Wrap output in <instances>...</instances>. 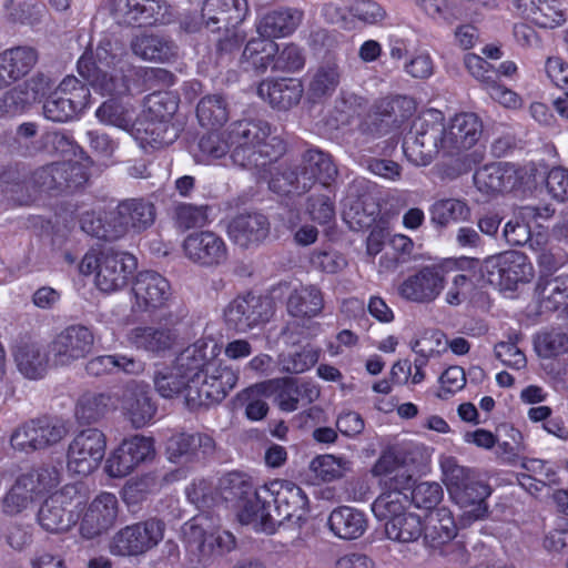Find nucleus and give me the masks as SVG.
I'll return each mask as SVG.
<instances>
[{"label":"nucleus","instance_id":"obj_1","mask_svg":"<svg viewBox=\"0 0 568 568\" xmlns=\"http://www.w3.org/2000/svg\"><path fill=\"white\" fill-rule=\"evenodd\" d=\"M481 134L483 122L476 113H457L446 121L442 111L428 109L413 120L404 135L403 152L412 164L427 166L439 154L462 156Z\"/></svg>","mask_w":568,"mask_h":568},{"label":"nucleus","instance_id":"obj_2","mask_svg":"<svg viewBox=\"0 0 568 568\" xmlns=\"http://www.w3.org/2000/svg\"><path fill=\"white\" fill-rule=\"evenodd\" d=\"M200 156L207 163L221 160L224 166L264 170L280 158L285 145L271 135V126L263 120H240L220 132H211L199 142Z\"/></svg>","mask_w":568,"mask_h":568},{"label":"nucleus","instance_id":"obj_3","mask_svg":"<svg viewBox=\"0 0 568 568\" xmlns=\"http://www.w3.org/2000/svg\"><path fill=\"white\" fill-rule=\"evenodd\" d=\"M221 346L212 338H200L180 353V364L193 363L186 387L191 409L223 400L236 386L239 373L219 358Z\"/></svg>","mask_w":568,"mask_h":568},{"label":"nucleus","instance_id":"obj_4","mask_svg":"<svg viewBox=\"0 0 568 568\" xmlns=\"http://www.w3.org/2000/svg\"><path fill=\"white\" fill-rule=\"evenodd\" d=\"M125 67L122 48L110 40L101 41L94 55L84 53L78 61L80 75L97 92L110 97H121L128 93Z\"/></svg>","mask_w":568,"mask_h":568},{"label":"nucleus","instance_id":"obj_5","mask_svg":"<svg viewBox=\"0 0 568 568\" xmlns=\"http://www.w3.org/2000/svg\"><path fill=\"white\" fill-rule=\"evenodd\" d=\"M178 108L175 97L169 92H154L145 98L143 115L135 126V140L141 146L162 148L178 139L179 131L171 122Z\"/></svg>","mask_w":568,"mask_h":568},{"label":"nucleus","instance_id":"obj_6","mask_svg":"<svg viewBox=\"0 0 568 568\" xmlns=\"http://www.w3.org/2000/svg\"><path fill=\"white\" fill-rule=\"evenodd\" d=\"M272 497L275 510L283 519L301 518L305 511L308 499L303 489L288 480H273L253 493V498L243 505L242 519L253 520L264 518L268 515Z\"/></svg>","mask_w":568,"mask_h":568},{"label":"nucleus","instance_id":"obj_7","mask_svg":"<svg viewBox=\"0 0 568 568\" xmlns=\"http://www.w3.org/2000/svg\"><path fill=\"white\" fill-rule=\"evenodd\" d=\"M337 175L336 165L329 154L310 149L303 154L300 170L277 171L270 180V189L278 194H303L318 181L327 186Z\"/></svg>","mask_w":568,"mask_h":568},{"label":"nucleus","instance_id":"obj_8","mask_svg":"<svg viewBox=\"0 0 568 568\" xmlns=\"http://www.w3.org/2000/svg\"><path fill=\"white\" fill-rule=\"evenodd\" d=\"M443 479L453 500L465 508L464 515L469 519H481L486 516L485 499L490 495L488 485L481 483L474 470L460 466L454 457L440 459Z\"/></svg>","mask_w":568,"mask_h":568},{"label":"nucleus","instance_id":"obj_9","mask_svg":"<svg viewBox=\"0 0 568 568\" xmlns=\"http://www.w3.org/2000/svg\"><path fill=\"white\" fill-rule=\"evenodd\" d=\"M250 14L247 0H204L201 19L212 32H223L224 38L217 43L221 53L237 50L245 39L239 27Z\"/></svg>","mask_w":568,"mask_h":568},{"label":"nucleus","instance_id":"obj_10","mask_svg":"<svg viewBox=\"0 0 568 568\" xmlns=\"http://www.w3.org/2000/svg\"><path fill=\"white\" fill-rule=\"evenodd\" d=\"M61 473L55 466H43L20 474L0 499L2 514L18 516L55 488Z\"/></svg>","mask_w":568,"mask_h":568},{"label":"nucleus","instance_id":"obj_11","mask_svg":"<svg viewBox=\"0 0 568 568\" xmlns=\"http://www.w3.org/2000/svg\"><path fill=\"white\" fill-rule=\"evenodd\" d=\"M138 268V260L126 252L89 251L79 264L83 275L95 273L94 283L104 293H114L124 288Z\"/></svg>","mask_w":568,"mask_h":568},{"label":"nucleus","instance_id":"obj_12","mask_svg":"<svg viewBox=\"0 0 568 568\" xmlns=\"http://www.w3.org/2000/svg\"><path fill=\"white\" fill-rule=\"evenodd\" d=\"M106 437L100 429L87 428L79 432L69 444L68 471L88 476L97 470L104 458Z\"/></svg>","mask_w":568,"mask_h":568},{"label":"nucleus","instance_id":"obj_13","mask_svg":"<svg viewBox=\"0 0 568 568\" xmlns=\"http://www.w3.org/2000/svg\"><path fill=\"white\" fill-rule=\"evenodd\" d=\"M155 456L154 440L151 437L133 435L124 438L105 460L106 474L122 478L132 474L140 466L151 462Z\"/></svg>","mask_w":568,"mask_h":568},{"label":"nucleus","instance_id":"obj_14","mask_svg":"<svg viewBox=\"0 0 568 568\" xmlns=\"http://www.w3.org/2000/svg\"><path fill=\"white\" fill-rule=\"evenodd\" d=\"M484 270L491 284L513 291L519 283H527L534 277V266L528 257L518 251H506L488 256Z\"/></svg>","mask_w":568,"mask_h":568},{"label":"nucleus","instance_id":"obj_15","mask_svg":"<svg viewBox=\"0 0 568 568\" xmlns=\"http://www.w3.org/2000/svg\"><path fill=\"white\" fill-rule=\"evenodd\" d=\"M164 536V524L151 518L119 530L110 545V550L118 556H139L155 547Z\"/></svg>","mask_w":568,"mask_h":568},{"label":"nucleus","instance_id":"obj_16","mask_svg":"<svg viewBox=\"0 0 568 568\" xmlns=\"http://www.w3.org/2000/svg\"><path fill=\"white\" fill-rule=\"evenodd\" d=\"M273 316L272 302L254 294L240 295L224 310L226 325L237 333H246L266 324Z\"/></svg>","mask_w":568,"mask_h":568},{"label":"nucleus","instance_id":"obj_17","mask_svg":"<svg viewBox=\"0 0 568 568\" xmlns=\"http://www.w3.org/2000/svg\"><path fill=\"white\" fill-rule=\"evenodd\" d=\"M68 429L63 422L53 418H38L22 424L11 435V445L21 452H33L58 444Z\"/></svg>","mask_w":568,"mask_h":568},{"label":"nucleus","instance_id":"obj_18","mask_svg":"<svg viewBox=\"0 0 568 568\" xmlns=\"http://www.w3.org/2000/svg\"><path fill=\"white\" fill-rule=\"evenodd\" d=\"M182 252L189 261L203 267L222 265L229 256L226 242L211 230L189 233L182 242Z\"/></svg>","mask_w":568,"mask_h":568},{"label":"nucleus","instance_id":"obj_19","mask_svg":"<svg viewBox=\"0 0 568 568\" xmlns=\"http://www.w3.org/2000/svg\"><path fill=\"white\" fill-rule=\"evenodd\" d=\"M132 312L151 313L165 307L172 297L170 282L154 271L140 272L132 286Z\"/></svg>","mask_w":568,"mask_h":568},{"label":"nucleus","instance_id":"obj_20","mask_svg":"<svg viewBox=\"0 0 568 568\" xmlns=\"http://www.w3.org/2000/svg\"><path fill=\"white\" fill-rule=\"evenodd\" d=\"M89 179L84 165L63 161L42 166L34 171L31 183L39 191L72 190L83 185Z\"/></svg>","mask_w":568,"mask_h":568},{"label":"nucleus","instance_id":"obj_21","mask_svg":"<svg viewBox=\"0 0 568 568\" xmlns=\"http://www.w3.org/2000/svg\"><path fill=\"white\" fill-rule=\"evenodd\" d=\"M94 336L83 325H70L61 331L50 345V354L58 365H70L85 357L92 349Z\"/></svg>","mask_w":568,"mask_h":568},{"label":"nucleus","instance_id":"obj_22","mask_svg":"<svg viewBox=\"0 0 568 568\" xmlns=\"http://www.w3.org/2000/svg\"><path fill=\"white\" fill-rule=\"evenodd\" d=\"M119 400L120 408L132 427L142 428L154 419L156 405L150 396L146 383L130 381L122 388Z\"/></svg>","mask_w":568,"mask_h":568},{"label":"nucleus","instance_id":"obj_23","mask_svg":"<svg viewBox=\"0 0 568 568\" xmlns=\"http://www.w3.org/2000/svg\"><path fill=\"white\" fill-rule=\"evenodd\" d=\"M444 284L445 276L440 267L425 266L400 283L398 294L409 302L429 303L439 296Z\"/></svg>","mask_w":568,"mask_h":568},{"label":"nucleus","instance_id":"obj_24","mask_svg":"<svg viewBox=\"0 0 568 568\" xmlns=\"http://www.w3.org/2000/svg\"><path fill=\"white\" fill-rule=\"evenodd\" d=\"M524 176V170L516 164L495 162L478 169L474 174V183L479 192L496 194L514 190Z\"/></svg>","mask_w":568,"mask_h":568},{"label":"nucleus","instance_id":"obj_25","mask_svg":"<svg viewBox=\"0 0 568 568\" xmlns=\"http://www.w3.org/2000/svg\"><path fill=\"white\" fill-rule=\"evenodd\" d=\"M115 227L112 236L123 237L129 231L140 233L150 227L155 220V206L144 199H129L113 210Z\"/></svg>","mask_w":568,"mask_h":568},{"label":"nucleus","instance_id":"obj_26","mask_svg":"<svg viewBox=\"0 0 568 568\" xmlns=\"http://www.w3.org/2000/svg\"><path fill=\"white\" fill-rule=\"evenodd\" d=\"M119 503L114 494L101 493L89 505L81 526V535L91 539L111 528L118 517Z\"/></svg>","mask_w":568,"mask_h":568},{"label":"nucleus","instance_id":"obj_27","mask_svg":"<svg viewBox=\"0 0 568 568\" xmlns=\"http://www.w3.org/2000/svg\"><path fill=\"white\" fill-rule=\"evenodd\" d=\"M215 450V442L211 435L203 433H178L166 444L169 459L173 463L192 462L206 457Z\"/></svg>","mask_w":568,"mask_h":568},{"label":"nucleus","instance_id":"obj_28","mask_svg":"<svg viewBox=\"0 0 568 568\" xmlns=\"http://www.w3.org/2000/svg\"><path fill=\"white\" fill-rule=\"evenodd\" d=\"M175 329L169 327L136 326L125 335L126 344L139 352L160 355L176 343Z\"/></svg>","mask_w":568,"mask_h":568},{"label":"nucleus","instance_id":"obj_29","mask_svg":"<svg viewBox=\"0 0 568 568\" xmlns=\"http://www.w3.org/2000/svg\"><path fill=\"white\" fill-rule=\"evenodd\" d=\"M305 78L308 98L321 102L335 93L342 80V69L335 60H326L308 69Z\"/></svg>","mask_w":568,"mask_h":568},{"label":"nucleus","instance_id":"obj_30","mask_svg":"<svg viewBox=\"0 0 568 568\" xmlns=\"http://www.w3.org/2000/svg\"><path fill=\"white\" fill-rule=\"evenodd\" d=\"M73 490V487L67 486L44 501L38 514V521L43 529L50 532H61L77 523L78 515L65 507L67 496Z\"/></svg>","mask_w":568,"mask_h":568},{"label":"nucleus","instance_id":"obj_31","mask_svg":"<svg viewBox=\"0 0 568 568\" xmlns=\"http://www.w3.org/2000/svg\"><path fill=\"white\" fill-rule=\"evenodd\" d=\"M514 8L540 28H557L566 22L560 0H513Z\"/></svg>","mask_w":568,"mask_h":568},{"label":"nucleus","instance_id":"obj_32","mask_svg":"<svg viewBox=\"0 0 568 568\" xmlns=\"http://www.w3.org/2000/svg\"><path fill=\"white\" fill-rule=\"evenodd\" d=\"M119 8L129 22L153 26L171 22L173 12L164 0H119Z\"/></svg>","mask_w":568,"mask_h":568},{"label":"nucleus","instance_id":"obj_33","mask_svg":"<svg viewBox=\"0 0 568 568\" xmlns=\"http://www.w3.org/2000/svg\"><path fill=\"white\" fill-rule=\"evenodd\" d=\"M303 93V82L297 79L264 80L257 88L258 97L277 110H290L297 105Z\"/></svg>","mask_w":568,"mask_h":568},{"label":"nucleus","instance_id":"obj_34","mask_svg":"<svg viewBox=\"0 0 568 568\" xmlns=\"http://www.w3.org/2000/svg\"><path fill=\"white\" fill-rule=\"evenodd\" d=\"M193 375V363L180 364V354L171 365L156 367L153 383L156 392L163 398H173L180 393L186 399V387Z\"/></svg>","mask_w":568,"mask_h":568},{"label":"nucleus","instance_id":"obj_35","mask_svg":"<svg viewBox=\"0 0 568 568\" xmlns=\"http://www.w3.org/2000/svg\"><path fill=\"white\" fill-rule=\"evenodd\" d=\"M303 13L296 9L278 8L262 14L256 31L264 39H276L292 34L301 23Z\"/></svg>","mask_w":568,"mask_h":568},{"label":"nucleus","instance_id":"obj_36","mask_svg":"<svg viewBox=\"0 0 568 568\" xmlns=\"http://www.w3.org/2000/svg\"><path fill=\"white\" fill-rule=\"evenodd\" d=\"M324 308V296L314 284L294 285L286 300L287 313L296 318H313Z\"/></svg>","mask_w":568,"mask_h":568},{"label":"nucleus","instance_id":"obj_37","mask_svg":"<svg viewBox=\"0 0 568 568\" xmlns=\"http://www.w3.org/2000/svg\"><path fill=\"white\" fill-rule=\"evenodd\" d=\"M133 53L142 60L165 63L178 57V45L168 37L156 33H140L131 41Z\"/></svg>","mask_w":568,"mask_h":568},{"label":"nucleus","instance_id":"obj_38","mask_svg":"<svg viewBox=\"0 0 568 568\" xmlns=\"http://www.w3.org/2000/svg\"><path fill=\"white\" fill-rule=\"evenodd\" d=\"M268 222L263 214H244L234 217L227 227L230 239L242 247L262 242L268 234Z\"/></svg>","mask_w":568,"mask_h":568},{"label":"nucleus","instance_id":"obj_39","mask_svg":"<svg viewBox=\"0 0 568 568\" xmlns=\"http://www.w3.org/2000/svg\"><path fill=\"white\" fill-rule=\"evenodd\" d=\"M372 474L379 478L384 488H412L413 485V477L392 449L382 453L372 468Z\"/></svg>","mask_w":568,"mask_h":568},{"label":"nucleus","instance_id":"obj_40","mask_svg":"<svg viewBox=\"0 0 568 568\" xmlns=\"http://www.w3.org/2000/svg\"><path fill=\"white\" fill-rule=\"evenodd\" d=\"M183 532L187 541L196 544L203 555L229 552L235 546L234 536L226 530L216 529L207 534L203 532L199 525L187 523L183 527Z\"/></svg>","mask_w":568,"mask_h":568},{"label":"nucleus","instance_id":"obj_41","mask_svg":"<svg viewBox=\"0 0 568 568\" xmlns=\"http://www.w3.org/2000/svg\"><path fill=\"white\" fill-rule=\"evenodd\" d=\"M536 292L540 307L545 311L552 312L561 306H568V274H540Z\"/></svg>","mask_w":568,"mask_h":568},{"label":"nucleus","instance_id":"obj_42","mask_svg":"<svg viewBox=\"0 0 568 568\" xmlns=\"http://www.w3.org/2000/svg\"><path fill=\"white\" fill-rule=\"evenodd\" d=\"M262 392L264 395H274L278 407L284 412H294L301 403L297 395L296 379L275 378L257 383L251 386L248 394Z\"/></svg>","mask_w":568,"mask_h":568},{"label":"nucleus","instance_id":"obj_43","mask_svg":"<svg viewBox=\"0 0 568 568\" xmlns=\"http://www.w3.org/2000/svg\"><path fill=\"white\" fill-rule=\"evenodd\" d=\"M331 530L342 539H356L366 529V519L363 513L348 506L334 509L328 518Z\"/></svg>","mask_w":568,"mask_h":568},{"label":"nucleus","instance_id":"obj_44","mask_svg":"<svg viewBox=\"0 0 568 568\" xmlns=\"http://www.w3.org/2000/svg\"><path fill=\"white\" fill-rule=\"evenodd\" d=\"M278 53V44L264 38L251 39L242 53V63L258 73H264L268 68L273 70L275 57Z\"/></svg>","mask_w":568,"mask_h":568},{"label":"nucleus","instance_id":"obj_45","mask_svg":"<svg viewBox=\"0 0 568 568\" xmlns=\"http://www.w3.org/2000/svg\"><path fill=\"white\" fill-rule=\"evenodd\" d=\"M430 222L439 227L470 220L471 210L463 199L445 197L436 200L429 207Z\"/></svg>","mask_w":568,"mask_h":568},{"label":"nucleus","instance_id":"obj_46","mask_svg":"<svg viewBox=\"0 0 568 568\" xmlns=\"http://www.w3.org/2000/svg\"><path fill=\"white\" fill-rule=\"evenodd\" d=\"M95 116L101 123L129 131L135 138V110L131 104L112 98L97 109Z\"/></svg>","mask_w":568,"mask_h":568},{"label":"nucleus","instance_id":"obj_47","mask_svg":"<svg viewBox=\"0 0 568 568\" xmlns=\"http://www.w3.org/2000/svg\"><path fill=\"white\" fill-rule=\"evenodd\" d=\"M423 532L425 540L432 547H438L456 536L457 527L450 511L446 508H438L428 515Z\"/></svg>","mask_w":568,"mask_h":568},{"label":"nucleus","instance_id":"obj_48","mask_svg":"<svg viewBox=\"0 0 568 568\" xmlns=\"http://www.w3.org/2000/svg\"><path fill=\"white\" fill-rule=\"evenodd\" d=\"M406 490L410 488H384V491L375 499L372 511L379 520L390 523L396 517L407 515L406 506L409 497Z\"/></svg>","mask_w":568,"mask_h":568},{"label":"nucleus","instance_id":"obj_49","mask_svg":"<svg viewBox=\"0 0 568 568\" xmlns=\"http://www.w3.org/2000/svg\"><path fill=\"white\" fill-rule=\"evenodd\" d=\"M210 210L207 204L178 202L172 207V220L174 225L182 231L203 227L211 222Z\"/></svg>","mask_w":568,"mask_h":568},{"label":"nucleus","instance_id":"obj_50","mask_svg":"<svg viewBox=\"0 0 568 568\" xmlns=\"http://www.w3.org/2000/svg\"><path fill=\"white\" fill-rule=\"evenodd\" d=\"M534 347L540 358H555L568 353V331L551 328L539 332L534 338Z\"/></svg>","mask_w":568,"mask_h":568},{"label":"nucleus","instance_id":"obj_51","mask_svg":"<svg viewBox=\"0 0 568 568\" xmlns=\"http://www.w3.org/2000/svg\"><path fill=\"white\" fill-rule=\"evenodd\" d=\"M113 404L105 394L87 393L80 397L75 407V417L80 423L91 424L102 418Z\"/></svg>","mask_w":568,"mask_h":568},{"label":"nucleus","instance_id":"obj_52","mask_svg":"<svg viewBox=\"0 0 568 568\" xmlns=\"http://www.w3.org/2000/svg\"><path fill=\"white\" fill-rule=\"evenodd\" d=\"M424 525L419 516L408 513L385 524L386 536L399 542H413L423 534Z\"/></svg>","mask_w":568,"mask_h":568},{"label":"nucleus","instance_id":"obj_53","mask_svg":"<svg viewBox=\"0 0 568 568\" xmlns=\"http://www.w3.org/2000/svg\"><path fill=\"white\" fill-rule=\"evenodd\" d=\"M0 54L8 67L12 81L28 74L38 60L36 50L30 47L11 48Z\"/></svg>","mask_w":568,"mask_h":568},{"label":"nucleus","instance_id":"obj_54","mask_svg":"<svg viewBox=\"0 0 568 568\" xmlns=\"http://www.w3.org/2000/svg\"><path fill=\"white\" fill-rule=\"evenodd\" d=\"M14 358L19 371L27 378L39 379L44 375L47 362L38 346H20L14 353Z\"/></svg>","mask_w":568,"mask_h":568},{"label":"nucleus","instance_id":"obj_55","mask_svg":"<svg viewBox=\"0 0 568 568\" xmlns=\"http://www.w3.org/2000/svg\"><path fill=\"white\" fill-rule=\"evenodd\" d=\"M113 217V211L103 215L93 211L85 212L80 217V225L82 231L91 236L104 241H115L119 240V236H112L113 229L116 226Z\"/></svg>","mask_w":568,"mask_h":568},{"label":"nucleus","instance_id":"obj_56","mask_svg":"<svg viewBox=\"0 0 568 568\" xmlns=\"http://www.w3.org/2000/svg\"><path fill=\"white\" fill-rule=\"evenodd\" d=\"M196 115L202 126L221 125L229 118L227 104L221 95H207L199 102Z\"/></svg>","mask_w":568,"mask_h":568},{"label":"nucleus","instance_id":"obj_57","mask_svg":"<svg viewBox=\"0 0 568 568\" xmlns=\"http://www.w3.org/2000/svg\"><path fill=\"white\" fill-rule=\"evenodd\" d=\"M351 463L344 457L331 454L316 456L310 464L311 471L323 481H333L341 478L348 469Z\"/></svg>","mask_w":568,"mask_h":568},{"label":"nucleus","instance_id":"obj_58","mask_svg":"<svg viewBox=\"0 0 568 568\" xmlns=\"http://www.w3.org/2000/svg\"><path fill=\"white\" fill-rule=\"evenodd\" d=\"M320 357L317 349L306 346L296 352L283 353L278 356L281 372L301 374L313 367Z\"/></svg>","mask_w":568,"mask_h":568},{"label":"nucleus","instance_id":"obj_59","mask_svg":"<svg viewBox=\"0 0 568 568\" xmlns=\"http://www.w3.org/2000/svg\"><path fill=\"white\" fill-rule=\"evenodd\" d=\"M351 17L363 26L382 24L386 17V10L374 0H355L348 8Z\"/></svg>","mask_w":568,"mask_h":568},{"label":"nucleus","instance_id":"obj_60","mask_svg":"<svg viewBox=\"0 0 568 568\" xmlns=\"http://www.w3.org/2000/svg\"><path fill=\"white\" fill-rule=\"evenodd\" d=\"M82 112L90 103V90L73 75L65 77L54 90Z\"/></svg>","mask_w":568,"mask_h":568},{"label":"nucleus","instance_id":"obj_61","mask_svg":"<svg viewBox=\"0 0 568 568\" xmlns=\"http://www.w3.org/2000/svg\"><path fill=\"white\" fill-rule=\"evenodd\" d=\"M305 63L306 58L303 49L294 43H287L282 50L278 49L273 71L294 73L301 71Z\"/></svg>","mask_w":568,"mask_h":568},{"label":"nucleus","instance_id":"obj_62","mask_svg":"<svg viewBox=\"0 0 568 568\" xmlns=\"http://www.w3.org/2000/svg\"><path fill=\"white\" fill-rule=\"evenodd\" d=\"M81 112L78 111L72 102L53 91L43 104V114L53 122H67L75 119Z\"/></svg>","mask_w":568,"mask_h":568},{"label":"nucleus","instance_id":"obj_63","mask_svg":"<svg viewBox=\"0 0 568 568\" xmlns=\"http://www.w3.org/2000/svg\"><path fill=\"white\" fill-rule=\"evenodd\" d=\"M410 500L417 508L433 509L443 497V489L437 483L424 481L410 488Z\"/></svg>","mask_w":568,"mask_h":568},{"label":"nucleus","instance_id":"obj_64","mask_svg":"<svg viewBox=\"0 0 568 568\" xmlns=\"http://www.w3.org/2000/svg\"><path fill=\"white\" fill-rule=\"evenodd\" d=\"M546 186L556 201H568V170L561 166L552 168L547 174Z\"/></svg>","mask_w":568,"mask_h":568}]
</instances>
